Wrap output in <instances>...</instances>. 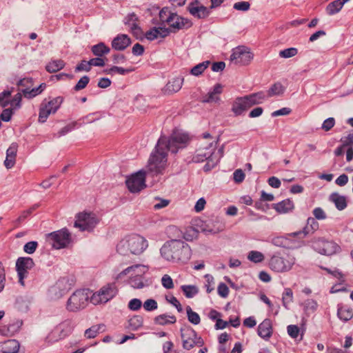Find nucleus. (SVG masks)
Listing matches in <instances>:
<instances>
[{
  "label": "nucleus",
  "instance_id": "59",
  "mask_svg": "<svg viewBox=\"0 0 353 353\" xmlns=\"http://www.w3.org/2000/svg\"><path fill=\"white\" fill-rule=\"evenodd\" d=\"M254 54L250 51L249 48L244 46V65L250 64L254 59Z\"/></svg>",
  "mask_w": 353,
  "mask_h": 353
},
{
  "label": "nucleus",
  "instance_id": "54",
  "mask_svg": "<svg viewBox=\"0 0 353 353\" xmlns=\"http://www.w3.org/2000/svg\"><path fill=\"white\" fill-rule=\"evenodd\" d=\"M293 293L290 288H285V292L283 294V304L285 307L287 308V303L292 301Z\"/></svg>",
  "mask_w": 353,
  "mask_h": 353
},
{
  "label": "nucleus",
  "instance_id": "30",
  "mask_svg": "<svg viewBox=\"0 0 353 353\" xmlns=\"http://www.w3.org/2000/svg\"><path fill=\"white\" fill-rule=\"evenodd\" d=\"M192 225L196 227L199 232L205 233H215V230L211 228L206 222L199 218H195L192 220Z\"/></svg>",
  "mask_w": 353,
  "mask_h": 353
},
{
  "label": "nucleus",
  "instance_id": "37",
  "mask_svg": "<svg viewBox=\"0 0 353 353\" xmlns=\"http://www.w3.org/2000/svg\"><path fill=\"white\" fill-rule=\"evenodd\" d=\"M285 91V88L280 82H276L274 83L268 90V95L269 97H272L273 96H279L283 94Z\"/></svg>",
  "mask_w": 353,
  "mask_h": 353
},
{
  "label": "nucleus",
  "instance_id": "43",
  "mask_svg": "<svg viewBox=\"0 0 353 353\" xmlns=\"http://www.w3.org/2000/svg\"><path fill=\"white\" fill-rule=\"evenodd\" d=\"M186 313L188 321L194 324V325H198L201 322V318L199 315L194 312L192 309L190 307V306L186 307Z\"/></svg>",
  "mask_w": 353,
  "mask_h": 353
},
{
  "label": "nucleus",
  "instance_id": "48",
  "mask_svg": "<svg viewBox=\"0 0 353 353\" xmlns=\"http://www.w3.org/2000/svg\"><path fill=\"white\" fill-rule=\"evenodd\" d=\"M232 112L236 115H240L243 113V98L237 97L232 104Z\"/></svg>",
  "mask_w": 353,
  "mask_h": 353
},
{
  "label": "nucleus",
  "instance_id": "42",
  "mask_svg": "<svg viewBox=\"0 0 353 353\" xmlns=\"http://www.w3.org/2000/svg\"><path fill=\"white\" fill-rule=\"evenodd\" d=\"M104 327L103 325H94L87 329L85 332V336L88 339L94 338Z\"/></svg>",
  "mask_w": 353,
  "mask_h": 353
},
{
  "label": "nucleus",
  "instance_id": "38",
  "mask_svg": "<svg viewBox=\"0 0 353 353\" xmlns=\"http://www.w3.org/2000/svg\"><path fill=\"white\" fill-rule=\"evenodd\" d=\"M247 259L254 263H259L264 261L265 256L259 251L252 250L248 253Z\"/></svg>",
  "mask_w": 353,
  "mask_h": 353
},
{
  "label": "nucleus",
  "instance_id": "21",
  "mask_svg": "<svg viewBox=\"0 0 353 353\" xmlns=\"http://www.w3.org/2000/svg\"><path fill=\"white\" fill-rule=\"evenodd\" d=\"M272 208L279 214H285L292 211L294 208V205L292 201L287 199L277 203L272 204Z\"/></svg>",
  "mask_w": 353,
  "mask_h": 353
},
{
  "label": "nucleus",
  "instance_id": "13",
  "mask_svg": "<svg viewBox=\"0 0 353 353\" xmlns=\"http://www.w3.org/2000/svg\"><path fill=\"white\" fill-rule=\"evenodd\" d=\"M34 265L30 257H19L16 262V269L19 276V282L24 285V279L27 276L28 271Z\"/></svg>",
  "mask_w": 353,
  "mask_h": 353
},
{
  "label": "nucleus",
  "instance_id": "36",
  "mask_svg": "<svg viewBox=\"0 0 353 353\" xmlns=\"http://www.w3.org/2000/svg\"><path fill=\"white\" fill-rule=\"evenodd\" d=\"M319 223L314 218L309 217L307 220V225L301 232H304V236H306L310 233H314L319 228Z\"/></svg>",
  "mask_w": 353,
  "mask_h": 353
},
{
  "label": "nucleus",
  "instance_id": "5",
  "mask_svg": "<svg viewBox=\"0 0 353 353\" xmlns=\"http://www.w3.org/2000/svg\"><path fill=\"white\" fill-rule=\"evenodd\" d=\"M117 293L118 288L115 283H107L92 294L90 302L94 305L104 304L112 299Z\"/></svg>",
  "mask_w": 353,
  "mask_h": 353
},
{
  "label": "nucleus",
  "instance_id": "46",
  "mask_svg": "<svg viewBox=\"0 0 353 353\" xmlns=\"http://www.w3.org/2000/svg\"><path fill=\"white\" fill-rule=\"evenodd\" d=\"M317 307L316 301L313 299H307L303 303V309L308 314L314 312Z\"/></svg>",
  "mask_w": 353,
  "mask_h": 353
},
{
  "label": "nucleus",
  "instance_id": "44",
  "mask_svg": "<svg viewBox=\"0 0 353 353\" xmlns=\"http://www.w3.org/2000/svg\"><path fill=\"white\" fill-rule=\"evenodd\" d=\"M52 113V112L47 108V106H46V101H43L39 108V121L44 123L47 120L48 116Z\"/></svg>",
  "mask_w": 353,
  "mask_h": 353
},
{
  "label": "nucleus",
  "instance_id": "45",
  "mask_svg": "<svg viewBox=\"0 0 353 353\" xmlns=\"http://www.w3.org/2000/svg\"><path fill=\"white\" fill-rule=\"evenodd\" d=\"M181 290L187 298H192L199 292V290L195 285H182Z\"/></svg>",
  "mask_w": 353,
  "mask_h": 353
},
{
  "label": "nucleus",
  "instance_id": "35",
  "mask_svg": "<svg viewBox=\"0 0 353 353\" xmlns=\"http://www.w3.org/2000/svg\"><path fill=\"white\" fill-rule=\"evenodd\" d=\"M65 66V62L61 59L52 60L46 66V70L50 73L59 71Z\"/></svg>",
  "mask_w": 353,
  "mask_h": 353
},
{
  "label": "nucleus",
  "instance_id": "9",
  "mask_svg": "<svg viewBox=\"0 0 353 353\" xmlns=\"http://www.w3.org/2000/svg\"><path fill=\"white\" fill-rule=\"evenodd\" d=\"M88 294L85 290H77L68 301V310L75 312L84 308L88 303Z\"/></svg>",
  "mask_w": 353,
  "mask_h": 353
},
{
  "label": "nucleus",
  "instance_id": "33",
  "mask_svg": "<svg viewBox=\"0 0 353 353\" xmlns=\"http://www.w3.org/2000/svg\"><path fill=\"white\" fill-rule=\"evenodd\" d=\"M167 32H168L166 29L162 28H154L146 32L145 37L148 40H154L157 39L159 37H165Z\"/></svg>",
  "mask_w": 353,
  "mask_h": 353
},
{
  "label": "nucleus",
  "instance_id": "15",
  "mask_svg": "<svg viewBox=\"0 0 353 353\" xmlns=\"http://www.w3.org/2000/svg\"><path fill=\"white\" fill-rule=\"evenodd\" d=\"M149 270V267L144 265L137 264L130 266L121 272L116 277V279H121L127 275L142 277Z\"/></svg>",
  "mask_w": 353,
  "mask_h": 353
},
{
  "label": "nucleus",
  "instance_id": "4",
  "mask_svg": "<svg viewBox=\"0 0 353 353\" xmlns=\"http://www.w3.org/2000/svg\"><path fill=\"white\" fill-rule=\"evenodd\" d=\"M188 252V245L180 240H172L161 249V254L165 259L180 261Z\"/></svg>",
  "mask_w": 353,
  "mask_h": 353
},
{
  "label": "nucleus",
  "instance_id": "41",
  "mask_svg": "<svg viewBox=\"0 0 353 353\" xmlns=\"http://www.w3.org/2000/svg\"><path fill=\"white\" fill-rule=\"evenodd\" d=\"M137 21V18L134 14H132L129 17V19H128L126 23L131 29L132 33L136 36H139L141 34V29L138 27L137 24L136 23Z\"/></svg>",
  "mask_w": 353,
  "mask_h": 353
},
{
  "label": "nucleus",
  "instance_id": "64",
  "mask_svg": "<svg viewBox=\"0 0 353 353\" xmlns=\"http://www.w3.org/2000/svg\"><path fill=\"white\" fill-rule=\"evenodd\" d=\"M142 303L138 299H132L128 303V307L131 310H138L141 307Z\"/></svg>",
  "mask_w": 353,
  "mask_h": 353
},
{
  "label": "nucleus",
  "instance_id": "53",
  "mask_svg": "<svg viewBox=\"0 0 353 353\" xmlns=\"http://www.w3.org/2000/svg\"><path fill=\"white\" fill-rule=\"evenodd\" d=\"M130 283L134 288H141L144 286L141 276H130Z\"/></svg>",
  "mask_w": 353,
  "mask_h": 353
},
{
  "label": "nucleus",
  "instance_id": "58",
  "mask_svg": "<svg viewBox=\"0 0 353 353\" xmlns=\"http://www.w3.org/2000/svg\"><path fill=\"white\" fill-rule=\"evenodd\" d=\"M161 283L166 289H172L174 283L172 278L168 274H164L161 279Z\"/></svg>",
  "mask_w": 353,
  "mask_h": 353
},
{
  "label": "nucleus",
  "instance_id": "34",
  "mask_svg": "<svg viewBox=\"0 0 353 353\" xmlns=\"http://www.w3.org/2000/svg\"><path fill=\"white\" fill-rule=\"evenodd\" d=\"M304 237H305L304 236V232H301V230L287 234V238L292 243L293 245H294L293 249L298 248L301 246V239Z\"/></svg>",
  "mask_w": 353,
  "mask_h": 353
},
{
  "label": "nucleus",
  "instance_id": "12",
  "mask_svg": "<svg viewBox=\"0 0 353 353\" xmlns=\"http://www.w3.org/2000/svg\"><path fill=\"white\" fill-rule=\"evenodd\" d=\"M128 190L133 193L139 192L145 187V172L139 171L126 180Z\"/></svg>",
  "mask_w": 353,
  "mask_h": 353
},
{
  "label": "nucleus",
  "instance_id": "20",
  "mask_svg": "<svg viewBox=\"0 0 353 353\" xmlns=\"http://www.w3.org/2000/svg\"><path fill=\"white\" fill-rule=\"evenodd\" d=\"M223 86L221 83H216L212 91L203 97V101L206 103H216L220 101V95L223 92Z\"/></svg>",
  "mask_w": 353,
  "mask_h": 353
},
{
  "label": "nucleus",
  "instance_id": "27",
  "mask_svg": "<svg viewBox=\"0 0 353 353\" xmlns=\"http://www.w3.org/2000/svg\"><path fill=\"white\" fill-rule=\"evenodd\" d=\"M19 350V344L16 340H8L1 345L2 353H17Z\"/></svg>",
  "mask_w": 353,
  "mask_h": 353
},
{
  "label": "nucleus",
  "instance_id": "11",
  "mask_svg": "<svg viewBox=\"0 0 353 353\" xmlns=\"http://www.w3.org/2000/svg\"><path fill=\"white\" fill-rule=\"evenodd\" d=\"M73 330L71 321L66 320L59 323L48 336L50 342H55L67 336Z\"/></svg>",
  "mask_w": 353,
  "mask_h": 353
},
{
  "label": "nucleus",
  "instance_id": "62",
  "mask_svg": "<svg viewBox=\"0 0 353 353\" xmlns=\"http://www.w3.org/2000/svg\"><path fill=\"white\" fill-rule=\"evenodd\" d=\"M89 81L90 79L87 76L81 77L74 87L75 90L77 91L85 88L89 83Z\"/></svg>",
  "mask_w": 353,
  "mask_h": 353
},
{
  "label": "nucleus",
  "instance_id": "50",
  "mask_svg": "<svg viewBox=\"0 0 353 353\" xmlns=\"http://www.w3.org/2000/svg\"><path fill=\"white\" fill-rule=\"evenodd\" d=\"M243 56V48L239 46L233 50V52L231 54L230 59L235 63L241 62Z\"/></svg>",
  "mask_w": 353,
  "mask_h": 353
},
{
  "label": "nucleus",
  "instance_id": "7",
  "mask_svg": "<svg viewBox=\"0 0 353 353\" xmlns=\"http://www.w3.org/2000/svg\"><path fill=\"white\" fill-rule=\"evenodd\" d=\"M98 221L94 213L82 212L77 214L74 226L81 231H90L95 227Z\"/></svg>",
  "mask_w": 353,
  "mask_h": 353
},
{
  "label": "nucleus",
  "instance_id": "19",
  "mask_svg": "<svg viewBox=\"0 0 353 353\" xmlns=\"http://www.w3.org/2000/svg\"><path fill=\"white\" fill-rule=\"evenodd\" d=\"M265 96L263 92L244 96V111L254 105L261 103Z\"/></svg>",
  "mask_w": 353,
  "mask_h": 353
},
{
  "label": "nucleus",
  "instance_id": "49",
  "mask_svg": "<svg viewBox=\"0 0 353 353\" xmlns=\"http://www.w3.org/2000/svg\"><path fill=\"white\" fill-rule=\"evenodd\" d=\"M143 324V319L140 316H134L129 320V326L132 330H137L141 327Z\"/></svg>",
  "mask_w": 353,
  "mask_h": 353
},
{
  "label": "nucleus",
  "instance_id": "10",
  "mask_svg": "<svg viewBox=\"0 0 353 353\" xmlns=\"http://www.w3.org/2000/svg\"><path fill=\"white\" fill-rule=\"evenodd\" d=\"M48 239L56 249L65 248L72 241L71 234L65 228L50 233Z\"/></svg>",
  "mask_w": 353,
  "mask_h": 353
},
{
  "label": "nucleus",
  "instance_id": "32",
  "mask_svg": "<svg viewBox=\"0 0 353 353\" xmlns=\"http://www.w3.org/2000/svg\"><path fill=\"white\" fill-rule=\"evenodd\" d=\"M176 321V318L174 315H170L167 314H160L154 318V323L160 325L174 324Z\"/></svg>",
  "mask_w": 353,
  "mask_h": 353
},
{
  "label": "nucleus",
  "instance_id": "22",
  "mask_svg": "<svg viewBox=\"0 0 353 353\" xmlns=\"http://www.w3.org/2000/svg\"><path fill=\"white\" fill-rule=\"evenodd\" d=\"M130 39L126 34H120L114 38L112 46L117 50H123L130 44Z\"/></svg>",
  "mask_w": 353,
  "mask_h": 353
},
{
  "label": "nucleus",
  "instance_id": "57",
  "mask_svg": "<svg viewBox=\"0 0 353 353\" xmlns=\"http://www.w3.org/2000/svg\"><path fill=\"white\" fill-rule=\"evenodd\" d=\"M335 124V119L333 117H329L326 119L323 123H322L321 128L325 131L327 132L330 130Z\"/></svg>",
  "mask_w": 353,
  "mask_h": 353
},
{
  "label": "nucleus",
  "instance_id": "61",
  "mask_svg": "<svg viewBox=\"0 0 353 353\" xmlns=\"http://www.w3.org/2000/svg\"><path fill=\"white\" fill-rule=\"evenodd\" d=\"M10 94V91H4L0 94V105L2 107H6L8 104Z\"/></svg>",
  "mask_w": 353,
  "mask_h": 353
},
{
  "label": "nucleus",
  "instance_id": "60",
  "mask_svg": "<svg viewBox=\"0 0 353 353\" xmlns=\"http://www.w3.org/2000/svg\"><path fill=\"white\" fill-rule=\"evenodd\" d=\"M312 214L314 216V219L318 220H324L327 217L323 210L319 207L315 208L312 211Z\"/></svg>",
  "mask_w": 353,
  "mask_h": 353
},
{
  "label": "nucleus",
  "instance_id": "56",
  "mask_svg": "<svg viewBox=\"0 0 353 353\" xmlns=\"http://www.w3.org/2000/svg\"><path fill=\"white\" fill-rule=\"evenodd\" d=\"M158 305L155 300L152 299H147L143 303V308L146 311H152L157 308Z\"/></svg>",
  "mask_w": 353,
  "mask_h": 353
},
{
  "label": "nucleus",
  "instance_id": "3",
  "mask_svg": "<svg viewBox=\"0 0 353 353\" xmlns=\"http://www.w3.org/2000/svg\"><path fill=\"white\" fill-rule=\"evenodd\" d=\"M219 137H213L208 132L203 133L199 141V147L193 157V161L203 162L208 159L216 148Z\"/></svg>",
  "mask_w": 353,
  "mask_h": 353
},
{
  "label": "nucleus",
  "instance_id": "29",
  "mask_svg": "<svg viewBox=\"0 0 353 353\" xmlns=\"http://www.w3.org/2000/svg\"><path fill=\"white\" fill-rule=\"evenodd\" d=\"M337 315L341 320L346 322L353 317V310L347 305H339Z\"/></svg>",
  "mask_w": 353,
  "mask_h": 353
},
{
  "label": "nucleus",
  "instance_id": "47",
  "mask_svg": "<svg viewBox=\"0 0 353 353\" xmlns=\"http://www.w3.org/2000/svg\"><path fill=\"white\" fill-rule=\"evenodd\" d=\"M210 61H204L195 65L191 70V74L194 76H199V74H201L205 71V70L208 67Z\"/></svg>",
  "mask_w": 353,
  "mask_h": 353
},
{
  "label": "nucleus",
  "instance_id": "39",
  "mask_svg": "<svg viewBox=\"0 0 353 353\" xmlns=\"http://www.w3.org/2000/svg\"><path fill=\"white\" fill-rule=\"evenodd\" d=\"M62 102L63 98L61 97H58L52 99V100L48 102L46 101V106H47V108H48V110H50V112H52V113H55L61 105Z\"/></svg>",
  "mask_w": 353,
  "mask_h": 353
},
{
  "label": "nucleus",
  "instance_id": "23",
  "mask_svg": "<svg viewBox=\"0 0 353 353\" xmlns=\"http://www.w3.org/2000/svg\"><path fill=\"white\" fill-rule=\"evenodd\" d=\"M329 201L333 203L338 210H343L347 205L346 197L338 192H332L329 196Z\"/></svg>",
  "mask_w": 353,
  "mask_h": 353
},
{
  "label": "nucleus",
  "instance_id": "25",
  "mask_svg": "<svg viewBox=\"0 0 353 353\" xmlns=\"http://www.w3.org/2000/svg\"><path fill=\"white\" fill-rule=\"evenodd\" d=\"M189 11L192 15L198 18H205L209 13L207 8L203 6H199L197 1L193 2L189 6Z\"/></svg>",
  "mask_w": 353,
  "mask_h": 353
},
{
  "label": "nucleus",
  "instance_id": "26",
  "mask_svg": "<svg viewBox=\"0 0 353 353\" xmlns=\"http://www.w3.org/2000/svg\"><path fill=\"white\" fill-rule=\"evenodd\" d=\"M17 152V145L15 144L11 145L7 150L6 159L4 161L5 166L7 168H11L15 163V159Z\"/></svg>",
  "mask_w": 353,
  "mask_h": 353
},
{
  "label": "nucleus",
  "instance_id": "14",
  "mask_svg": "<svg viewBox=\"0 0 353 353\" xmlns=\"http://www.w3.org/2000/svg\"><path fill=\"white\" fill-rule=\"evenodd\" d=\"M292 263L281 256L280 254L272 255L269 261L270 268L276 272H283L292 268Z\"/></svg>",
  "mask_w": 353,
  "mask_h": 353
},
{
  "label": "nucleus",
  "instance_id": "40",
  "mask_svg": "<svg viewBox=\"0 0 353 353\" xmlns=\"http://www.w3.org/2000/svg\"><path fill=\"white\" fill-rule=\"evenodd\" d=\"M92 52L94 55L101 57L103 54L109 53L110 48L103 43H100L92 48Z\"/></svg>",
  "mask_w": 353,
  "mask_h": 353
},
{
  "label": "nucleus",
  "instance_id": "6",
  "mask_svg": "<svg viewBox=\"0 0 353 353\" xmlns=\"http://www.w3.org/2000/svg\"><path fill=\"white\" fill-rule=\"evenodd\" d=\"M160 139H165L168 143L166 148L172 152L176 153L179 148L185 147L190 141V136L179 131H175L170 138L162 137Z\"/></svg>",
  "mask_w": 353,
  "mask_h": 353
},
{
  "label": "nucleus",
  "instance_id": "18",
  "mask_svg": "<svg viewBox=\"0 0 353 353\" xmlns=\"http://www.w3.org/2000/svg\"><path fill=\"white\" fill-rule=\"evenodd\" d=\"M314 250L321 254L332 255L340 250V247L333 241L323 239L322 249L318 245H314Z\"/></svg>",
  "mask_w": 353,
  "mask_h": 353
},
{
  "label": "nucleus",
  "instance_id": "17",
  "mask_svg": "<svg viewBox=\"0 0 353 353\" xmlns=\"http://www.w3.org/2000/svg\"><path fill=\"white\" fill-rule=\"evenodd\" d=\"M258 335L265 341H268L272 336V323L270 319H264L257 327Z\"/></svg>",
  "mask_w": 353,
  "mask_h": 353
},
{
  "label": "nucleus",
  "instance_id": "63",
  "mask_svg": "<svg viewBox=\"0 0 353 353\" xmlns=\"http://www.w3.org/2000/svg\"><path fill=\"white\" fill-rule=\"evenodd\" d=\"M288 334L293 339H296L299 334V328L297 325H290L287 327Z\"/></svg>",
  "mask_w": 353,
  "mask_h": 353
},
{
  "label": "nucleus",
  "instance_id": "16",
  "mask_svg": "<svg viewBox=\"0 0 353 353\" xmlns=\"http://www.w3.org/2000/svg\"><path fill=\"white\" fill-rule=\"evenodd\" d=\"M166 22L169 26L170 30L173 32L179 29L188 28L190 26L189 21L185 20L176 14H170L169 17L166 19Z\"/></svg>",
  "mask_w": 353,
  "mask_h": 353
},
{
  "label": "nucleus",
  "instance_id": "51",
  "mask_svg": "<svg viewBox=\"0 0 353 353\" xmlns=\"http://www.w3.org/2000/svg\"><path fill=\"white\" fill-rule=\"evenodd\" d=\"M45 88L46 84L42 83L38 88H34L30 91L25 90L23 92L24 97L28 98H32L33 97H35L36 95L40 94L44 90Z\"/></svg>",
  "mask_w": 353,
  "mask_h": 353
},
{
  "label": "nucleus",
  "instance_id": "28",
  "mask_svg": "<svg viewBox=\"0 0 353 353\" xmlns=\"http://www.w3.org/2000/svg\"><path fill=\"white\" fill-rule=\"evenodd\" d=\"M271 243L275 246L287 249H293L294 247L292 243L287 238V234L285 236L273 237L271 239Z\"/></svg>",
  "mask_w": 353,
  "mask_h": 353
},
{
  "label": "nucleus",
  "instance_id": "8",
  "mask_svg": "<svg viewBox=\"0 0 353 353\" xmlns=\"http://www.w3.org/2000/svg\"><path fill=\"white\" fill-rule=\"evenodd\" d=\"M181 339L183 347L186 350H190L194 346L201 347L203 345V339L197 336L196 332L190 327L182 328Z\"/></svg>",
  "mask_w": 353,
  "mask_h": 353
},
{
  "label": "nucleus",
  "instance_id": "2",
  "mask_svg": "<svg viewBox=\"0 0 353 353\" xmlns=\"http://www.w3.org/2000/svg\"><path fill=\"white\" fill-rule=\"evenodd\" d=\"M148 248V241L141 235L132 234L126 236L117 244V252L123 255H140Z\"/></svg>",
  "mask_w": 353,
  "mask_h": 353
},
{
  "label": "nucleus",
  "instance_id": "52",
  "mask_svg": "<svg viewBox=\"0 0 353 353\" xmlns=\"http://www.w3.org/2000/svg\"><path fill=\"white\" fill-rule=\"evenodd\" d=\"M298 53V50L296 48H289L280 51L279 55L283 58H290L294 57Z\"/></svg>",
  "mask_w": 353,
  "mask_h": 353
},
{
  "label": "nucleus",
  "instance_id": "55",
  "mask_svg": "<svg viewBox=\"0 0 353 353\" xmlns=\"http://www.w3.org/2000/svg\"><path fill=\"white\" fill-rule=\"evenodd\" d=\"M134 70V69L132 67L125 69L121 67L113 66L109 70L108 73H118L120 74H125L126 73L131 72Z\"/></svg>",
  "mask_w": 353,
  "mask_h": 353
},
{
  "label": "nucleus",
  "instance_id": "1",
  "mask_svg": "<svg viewBox=\"0 0 353 353\" xmlns=\"http://www.w3.org/2000/svg\"><path fill=\"white\" fill-rule=\"evenodd\" d=\"M168 141L165 139H159L155 150L150 155L147 168L153 174H162L168 165V152L166 148Z\"/></svg>",
  "mask_w": 353,
  "mask_h": 353
},
{
  "label": "nucleus",
  "instance_id": "24",
  "mask_svg": "<svg viewBox=\"0 0 353 353\" xmlns=\"http://www.w3.org/2000/svg\"><path fill=\"white\" fill-rule=\"evenodd\" d=\"M183 79L176 78L168 81L163 88V92L166 94H171L180 90L182 86Z\"/></svg>",
  "mask_w": 353,
  "mask_h": 353
},
{
  "label": "nucleus",
  "instance_id": "31",
  "mask_svg": "<svg viewBox=\"0 0 353 353\" xmlns=\"http://www.w3.org/2000/svg\"><path fill=\"white\" fill-rule=\"evenodd\" d=\"M183 236L186 241H192L198 238L199 230L196 229V226L192 225L191 222L190 225L184 229Z\"/></svg>",
  "mask_w": 353,
  "mask_h": 353
}]
</instances>
